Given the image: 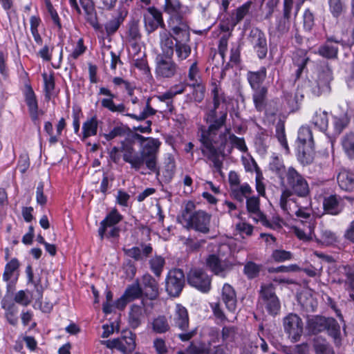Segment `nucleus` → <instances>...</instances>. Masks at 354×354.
<instances>
[{"label":"nucleus","instance_id":"10","mask_svg":"<svg viewBox=\"0 0 354 354\" xmlns=\"http://www.w3.org/2000/svg\"><path fill=\"white\" fill-rule=\"evenodd\" d=\"M187 283L203 293H207L212 288V277L201 268H192L187 274Z\"/></svg>","mask_w":354,"mask_h":354},{"label":"nucleus","instance_id":"24","mask_svg":"<svg viewBox=\"0 0 354 354\" xmlns=\"http://www.w3.org/2000/svg\"><path fill=\"white\" fill-rule=\"evenodd\" d=\"M145 302L142 300L140 305L133 304L131 306L129 313L128 323L131 328L136 329L141 325L142 319L145 317Z\"/></svg>","mask_w":354,"mask_h":354},{"label":"nucleus","instance_id":"48","mask_svg":"<svg viewBox=\"0 0 354 354\" xmlns=\"http://www.w3.org/2000/svg\"><path fill=\"white\" fill-rule=\"evenodd\" d=\"M150 102L151 98H147L146 100L145 108L144 109L143 111L140 113V115H138L133 113H127L126 114V115L138 121H142L149 116L154 115L156 113V110H155L151 106Z\"/></svg>","mask_w":354,"mask_h":354},{"label":"nucleus","instance_id":"58","mask_svg":"<svg viewBox=\"0 0 354 354\" xmlns=\"http://www.w3.org/2000/svg\"><path fill=\"white\" fill-rule=\"evenodd\" d=\"M309 60L307 53L304 50L298 49L294 53L292 62L296 66H306Z\"/></svg>","mask_w":354,"mask_h":354},{"label":"nucleus","instance_id":"19","mask_svg":"<svg viewBox=\"0 0 354 354\" xmlns=\"http://www.w3.org/2000/svg\"><path fill=\"white\" fill-rule=\"evenodd\" d=\"M99 95H105L107 97L103 98L101 100V106L110 111L111 112L115 113H124L125 111V106L124 104H115L113 99L115 97V95L113 93L109 88L105 87H100Z\"/></svg>","mask_w":354,"mask_h":354},{"label":"nucleus","instance_id":"29","mask_svg":"<svg viewBox=\"0 0 354 354\" xmlns=\"http://www.w3.org/2000/svg\"><path fill=\"white\" fill-rule=\"evenodd\" d=\"M187 351L190 354H226L222 346L218 345L211 348L209 345L204 344L196 345L191 343L187 348Z\"/></svg>","mask_w":354,"mask_h":354},{"label":"nucleus","instance_id":"59","mask_svg":"<svg viewBox=\"0 0 354 354\" xmlns=\"http://www.w3.org/2000/svg\"><path fill=\"white\" fill-rule=\"evenodd\" d=\"M188 79L190 81V84H197L203 82L200 77V70L198 67L197 61H194L189 66L188 71Z\"/></svg>","mask_w":354,"mask_h":354},{"label":"nucleus","instance_id":"64","mask_svg":"<svg viewBox=\"0 0 354 354\" xmlns=\"http://www.w3.org/2000/svg\"><path fill=\"white\" fill-rule=\"evenodd\" d=\"M176 165L174 161L169 160L162 171L163 180L165 183H169L175 174Z\"/></svg>","mask_w":354,"mask_h":354},{"label":"nucleus","instance_id":"2","mask_svg":"<svg viewBox=\"0 0 354 354\" xmlns=\"http://www.w3.org/2000/svg\"><path fill=\"white\" fill-rule=\"evenodd\" d=\"M226 119L227 112H224L214 124L209 125L207 128L204 126L199 128V141L202 145L201 152L203 156L212 162L214 167L220 174L223 162L219 159V154L225 147L226 133H228L230 130L226 129V133H219V130L225 124Z\"/></svg>","mask_w":354,"mask_h":354},{"label":"nucleus","instance_id":"41","mask_svg":"<svg viewBox=\"0 0 354 354\" xmlns=\"http://www.w3.org/2000/svg\"><path fill=\"white\" fill-rule=\"evenodd\" d=\"M313 348L316 354H335L329 343L319 337L314 339Z\"/></svg>","mask_w":354,"mask_h":354},{"label":"nucleus","instance_id":"46","mask_svg":"<svg viewBox=\"0 0 354 354\" xmlns=\"http://www.w3.org/2000/svg\"><path fill=\"white\" fill-rule=\"evenodd\" d=\"M298 145H306L314 144L313 133L308 127H301L298 131Z\"/></svg>","mask_w":354,"mask_h":354},{"label":"nucleus","instance_id":"61","mask_svg":"<svg viewBox=\"0 0 354 354\" xmlns=\"http://www.w3.org/2000/svg\"><path fill=\"white\" fill-rule=\"evenodd\" d=\"M19 267V262L16 258L12 259L5 266V270L3 274V279L8 281L13 272Z\"/></svg>","mask_w":354,"mask_h":354},{"label":"nucleus","instance_id":"1","mask_svg":"<svg viewBox=\"0 0 354 354\" xmlns=\"http://www.w3.org/2000/svg\"><path fill=\"white\" fill-rule=\"evenodd\" d=\"M121 151L124 162L131 167L139 171L144 165L159 176L160 171L158 167V152L160 145L158 139L145 138L134 133L131 137L121 142Z\"/></svg>","mask_w":354,"mask_h":354},{"label":"nucleus","instance_id":"27","mask_svg":"<svg viewBox=\"0 0 354 354\" xmlns=\"http://www.w3.org/2000/svg\"><path fill=\"white\" fill-rule=\"evenodd\" d=\"M183 8V6L180 0H165L163 10L165 13L169 15L168 21H171L174 18L185 19L182 10Z\"/></svg>","mask_w":354,"mask_h":354},{"label":"nucleus","instance_id":"52","mask_svg":"<svg viewBox=\"0 0 354 354\" xmlns=\"http://www.w3.org/2000/svg\"><path fill=\"white\" fill-rule=\"evenodd\" d=\"M313 123L321 131L326 130L328 124V113L326 111L316 112L313 118Z\"/></svg>","mask_w":354,"mask_h":354},{"label":"nucleus","instance_id":"26","mask_svg":"<svg viewBox=\"0 0 354 354\" xmlns=\"http://www.w3.org/2000/svg\"><path fill=\"white\" fill-rule=\"evenodd\" d=\"M293 5V0H283V17L279 20L277 25V30L280 33H285L289 30L290 19Z\"/></svg>","mask_w":354,"mask_h":354},{"label":"nucleus","instance_id":"50","mask_svg":"<svg viewBox=\"0 0 354 354\" xmlns=\"http://www.w3.org/2000/svg\"><path fill=\"white\" fill-rule=\"evenodd\" d=\"M261 264H257L253 261H248L243 268V272L249 279L257 277L262 269Z\"/></svg>","mask_w":354,"mask_h":354},{"label":"nucleus","instance_id":"60","mask_svg":"<svg viewBox=\"0 0 354 354\" xmlns=\"http://www.w3.org/2000/svg\"><path fill=\"white\" fill-rule=\"evenodd\" d=\"M290 214H288L291 216L292 214H295L302 223L308 222L313 218L311 211L308 208V207H299L295 211H293L290 209Z\"/></svg>","mask_w":354,"mask_h":354},{"label":"nucleus","instance_id":"54","mask_svg":"<svg viewBox=\"0 0 354 354\" xmlns=\"http://www.w3.org/2000/svg\"><path fill=\"white\" fill-rule=\"evenodd\" d=\"M276 137L281 146L285 149L286 152L289 153L290 150L285 133V126L282 122H279L276 125Z\"/></svg>","mask_w":354,"mask_h":354},{"label":"nucleus","instance_id":"62","mask_svg":"<svg viewBox=\"0 0 354 354\" xmlns=\"http://www.w3.org/2000/svg\"><path fill=\"white\" fill-rule=\"evenodd\" d=\"M42 77L44 82V91L46 98L50 99L52 92L55 88V78L53 75H48L46 73H43Z\"/></svg>","mask_w":354,"mask_h":354},{"label":"nucleus","instance_id":"7","mask_svg":"<svg viewBox=\"0 0 354 354\" xmlns=\"http://www.w3.org/2000/svg\"><path fill=\"white\" fill-rule=\"evenodd\" d=\"M161 53L156 57V74L161 78H171L178 71V66L172 57L171 44L160 47Z\"/></svg>","mask_w":354,"mask_h":354},{"label":"nucleus","instance_id":"53","mask_svg":"<svg viewBox=\"0 0 354 354\" xmlns=\"http://www.w3.org/2000/svg\"><path fill=\"white\" fill-rule=\"evenodd\" d=\"M2 308L6 310V317L8 322L13 326H15L17 324L18 318L16 316L17 313V309L14 304L10 305L8 308H6V299H3L1 301Z\"/></svg>","mask_w":354,"mask_h":354},{"label":"nucleus","instance_id":"38","mask_svg":"<svg viewBox=\"0 0 354 354\" xmlns=\"http://www.w3.org/2000/svg\"><path fill=\"white\" fill-rule=\"evenodd\" d=\"M252 188L248 183H243L241 185H237L230 189V196L234 199L243 202L244 198H248V195L251 194Z\"/></svg>","mask_w":354,"mask_h":354},{"label":"nucleus","instance_id":"20","mask_svg":"<svg viewBox=\"0 0 354 354\" xmlns=\"http://www.w3.org/2000/svg\"><path fill=\"white\" fill-rule=\"evenodd\" d=\"M333 79L332 71L330 68L321 71L316 80V85L312 86V92L315 95L330 90V83Z\"/></svg>","mask_w":354,"mask_h":354},{"label":"nucleus","instance_id":"43","mask_svg":"<svg viewBox=\"0 0 354 354\" xmlns=\"http://www.w3.org/2000/svg\"><path fill=\"white\" fill-rule=\"evenodd\" d=\"M123 295L129 301H132L142 297V289L140 285L139 284L138 280L136 281V283L127 286Z\"/></svg>","mask_w":354,"mask_h":354},{"label":"nucleus","instance_id":"49","mask_svg":"<svg viewBox=\"0 0 354 354\" xmlns=\"http://www.w3.org/2000/svg\"><path fill=\"white\" fill-rule=\"evenodd\" d=\"M149 263L151 270L157 277H160L165 264V259L161 256H155L149 260Z\"/></svg>","mask_w":354,"mask_h":354},{"label":"nucleus","instance_id":"6","mask_svg":"<svg viewBox=\"0 0 354 354\" xmlns=\"http://www.w3.org/2000/svg\"><path fill=\"white\" fill-rule=\"evenodd\" d=\"M171 326L180 331L178 337L182 342L189 341L196 334V328L189 330V318L187 308L180 304H177L174 310L169 317Z\"/></svg>","mask_w":354,"mask_h":354},{"label":"nucleus","instance_id":"4","mask_svg":"<svg viewBox=\"0 0 354 354\" xmlns=\"http://www.w3.org/2000/svg\"><path fill=\"white\" fill-rule=\"evenodd\" d=\"M170 31L163 30L160 32V46L171 44V47L175 43H189L190 41L189 26L186 19L175 18L168 21Z\"/></svg>","mask_w":354,"mask_h":354},{"label":"nucleus","instance_id":"14","mask_svg":"<svg viewBox=\"0 0 354 354\" xmlns=\"http://www.w3.org/2000/svg\"><path fill=\"white\" fill-rule=\"evenodd\" d=\"M144 22L149 33L154 32L158 27L165 26L162 12L154 6L147 9V12L144 15Z\"/></svg>","mask_w":354,"mask_h":354},{"label":"nucleus","instance_id":"36","mask_svg":"<svg viewBox=\"0 0 354 354\" xmlns=\"http://www.w3.org/2000/svg\"><path fill=\"white\" fill-rule=\"evenodd\" d=\"M174 52L178 62H182L188 58L192 53V48L189 43H175L172 46V57Z\"/></svg>","mask_w":354,"mask_h":354},{"label":"nucleus","instance_id":"13","mask_svg":"<svg viewBox=\"0 0 354 354\" xmlns=\"http://www.w3.org/2000/svg\"><path fill=\"white\" fill-rule=\"evenodd\" d=\"M248 39L256 51L258 57L264 59L268 53V46L263 32L257 28H254L250 31Z\"/></svg>","mask_w":354,"mask_h":354},{"label":"nucleus","instance_id":"23","mask_svg":"<svg viewBox=\"0 0 354 354\" xmlns=\"http://www.w3.org/2000/svg\"><path fill=\"white\" fill-rule=\"evenodd\" d=\"M221 301L224 303L226 308L232 313L236 309L237 299L234 288L229 283H225L221 290Z\"/></svg>","mask_w":354,"mask_h":354},{"label":"nucleus","instance_id":"16","mask_svg":"<svg viewBox=\"0 0 354 354\" xmlns=\"http://www.w3.org/2000/svg\"><path fill=\"white\" fill-rule=\"evenodd\" d=\"M342 42V40L337 39L335 36L326 37V41L319 47L317 53L328 59H336L339 50L337 45Z\"/></svg>","mask_w":354,"mask_h":354},{"label":"nucleus","instance_id":"11","mask_svg":"<svg viewBox=\"0 0 354 354\" xmlns=\"http://www.w3.org/2000/svg\"><path fill=\"white\" fill-rule=\"evenodd\" d=\"M185 285V276L183 270H170L165 279V290L172 297H178Z\"/></svg>","mask_w":354,"mask_h":354},{"label":"nucleus","instance_id":"33","mask_svg":"<svg viewBox=\"0 0 354 354\" xmlns=\"http://www.w3.org/2000/svg\"><path fill=\"white\" fill-rule=\"evenodd\" d=\"M98 120L96 115L88 118L82 125V140L84 141L91 136H95L97 132Z\"/></svg>","mask_w":354,"mask_h":354},{"label":"nucleus","instance_id":"15","mask_svg":"<svg viewBox=\"0 0 354 354\" xmlns=\"http://www.w3.org/2000/svg\"><path fill=\"white\" fill-rule=\"evenodd\" d=\"M322 205L324 214L337 216L343 212L345 202L340 196L331 194L324 198Z\"/></svg>","mask_w":354,"mask_h":354},{"label":"nucleus","instance_id":"47","mask_svg":"<svg viewBox=\"0 0 354 354\" xmlns=\"http://www.w3.org/2000/svg\"><path fill=\"white\" fill-rule=\"evenodd\" d=\"M189 86L192 88V96L193 100L196 103H201L205 98L206 87L203 82L197 84H189Z\"/></svg>","mask_w":354,"mask_h":354},{"label":"nucleus","instance_id":"35","mask_svg":"<svg viewBox=\"0 0 354 354\" xmlns=\"http://www.w3.org/2000/svg\"><path fill=\"white\" fill-rule=\"evenodd\" d=\"M269 169L280 178L281 183H283L284 176L287 169H286L281 158L277 156H272L269 163Z\"/></svg>","mask_w":354,"mask_h":354},{"label":"nucleus","instance_id":"17","mask_svg":"<svg viewBox=\"0 0 354 354\" xmlns=\"http://www.w3.org/2000/svg\"><path fill=\"white\" fill-rule=\"evenodd\" d=\"M142 295L150 300H155L159 296L158 282L150 274H145L142 277Z\"/></svg>","mask_w":354,"mask_h":354},{"label":"nucleus","instance_id":"39","mask_svg":"<svg viewBox=\"0 0 354 354\" xmlns=\"http://www.w3.org/2000/svg\"><path fill=\"white\" fill-rule=\"evenodd\" d=\"M327 318L322 316H315L308 322V328L313 333H318L326 330Z\"/></svg>","mask_w":354,"mask_h":354},{"label":"nucleus","instance_id":"63","mask_svg":"<svg viewBox=\"0 0 354 354\" xmlns=\"http://www.w3.org/2000/svg\"><path fill=\"white\" fill-rule=\"evenodd\" d=\"M271 258L275 262L280 263L290 260L292 258V254L284 250H274L271 254Z\"/></svg>","mask_w":354,"mask_h":354},{"label":"nucleus","instance_id":"25","mask_svg":"<svg viewBox=\"0 0 354 354\" xmlns=\"http://www.w3.org/2000/svg\"><path fill=\"white\" fill-rule=\"evenodd\" d=\"M123 216L118 212L116 209H113L111 212L100 223V227L98 230L99 236L102 240L104 237L105 232L107 229L111 227L115 226L122 220Z\"/></svg>","mask_w":354,"mask_h":354},{"label":"nucleus","instance_id":"8","mask_svg":"<svg viewBox=\"0 0 354 354\" xmlns=\"http://www.w3.org/2000/svg\"><path fill=\"white\" fill-rule=\"evenodd\" d=\"M136 335L131 331L124 332L118 338L101 340L100 344L107 348L116 349L122 354H131L136 347Z\"/></svg>","mask_w":354,"mask_h":354},{"label":"nucleus","instance_id":"31","mask_svg":"<svg viewBox=\"0 0 354 354\" xmlns=\"http://www.w3.org/2000/svg\"><path fill=\"white\" fill-rule=\"evenodd\" d=\"M252 100L256 110L259 112L263 111L268 104V88L263 86L259 89L252 90Z\"/></svg>","mask_w":354,"mask_h":354},{"label":"nucleus","instance_id":"21","mask_svg":"<svg viewBox=\"0 0 354 354\" xmlns=\"http://www.w3.org/2000/svg\"><path fill=\"white\" fill-rule=\"evenodd\" d=\"M25 100L28 106L31 119L34 122L39 120V115L44 114V112L38 110L36 96L30 84L26 85Z\"/></svg>","mask_w":354,"mask_h":354},{"label":"nucleus","instance_id":"32","mask_svg":"<svg viewBox=\"0 0 354 354\" xmlns=\"http://www.w3.org/2000/svg\"><path fill=\"white\" fill-rule=\"evenodd\" d=\"M339 187L345 191H352L354 189V174L346 169H342L337 176Z\"/></svg>","mask_w":354,"mask_h":354},{"label":"nucleus","instance_id":"5","mask_svg":"<svg viewBox=\"0 0 354 354\" xmlns=\"http://www.w3.org/2000/svg\"><path fill=\"white\" fill-rule=\"evenodd\" d=\"M194 208V203L189 201L183 211L182 218L185 223V227L203 234L209 233L212 215L201 209L193 212Z\"/></svg>","mask_w":354,"mask_h":354},{"label":"nucleus","instance_id":"9","mask_svg":"<svg viewBox=\"0 0 354 354\" xmlns=\"http://www.w3.org/2000/svg\"><path fill=\"white\" fill-rule=\"evenodd\" d=\"M227 249L230 250L227 245H222L218 250V254H209L205 259V266L207 268L211 271L214 275L225 277L227 272H229L234 267V263L228 259H222L220 258L221 250Z\"/></svg>","mask_w":354,"mask_h":354},{"label":"nucleus","instance_id":"44","mask_svg":"<svg viewBox=\"0 0 354 354\" xmlns=\"http://www.w3.org/2000/svg\"><path fill=\"white\" fill-rule=\"evenodd\" d=\"M252 2L248 1L242 6L237 8L234 12L232 13L231 19L234 21L233 24H238L248 14Z\"/></svg>","mask_w":354,"mask_h":354},{"label":"nucleus","instance_id":"45","mask_svg":"<svg viewBox=\"0 0 354 354\" xmlns=\"http://www.w3.org/2000/svg\"><path fill=\"white\" fill-rule=\"evenodd\" d=\"M260 303L264 306L270 315L276 316L280 312L281 302L278 297L261 301Z\"/></svg>","mask_w":354,"mask_h":354},{"label":"nucleus","instance_id":"18","mask_svg":"<svg viewBox=\"0 0 354 354\" xmlns=\"http://www.w3.org/2000/svg\"><path fill=\"white\" fill-rule=\"evenodd\" d=\"M128 15V8L123 4H120L117 13L113 16V19L109 20L105 24V30L108 35L114 34L120 28V25L123 23L124 20Z\"/></svg>","mask_w":354,"mask_h":354},{"label":"nucleus","instance_id":"42","mask_svg":"<svg viewBox=\"0 0 354 354\" xmlns=\"http://www.w3.org/2000/svg\"><path fill=\"white\" fill-rule=\"evenodd\" d=\"M259 302L277 297L275 292V286L272 283H263L259 290Z\"/></svg>","mask_w":354,"mask_h":354},{"label":"nucleus","instance_id":"34","mask_svg":"<svg viewBox=\"0 0 354 354\" xmlns=\"http://www.w3.org/2000/svg\"><path fill=\"white\" fill-rule=\"evenodd\" d=\"M341 145L346 156L354 159V132H348L344 135L341 139Z\"/></svg>","mask_w":354,"mask_h":354},{"label":"nucleus","instance_id":"56","mask_svg":"<svg viewBox=\"0 0 354 354\" xmlns=\"http://www.w3.org/2000/svg\"><path fill=\"white\" fill-rule=\"evenodd\" d=\"M344 270L345 272L346 279L344 281V286L346 290H352L354 293V270L353 268L351 267L350 265L344 266Z\"/></svg>","mask_w":354,"mask_h":354},{"label":"nucleus","instance_id":"12","mask_svg":"<svg viewBox=\"0 0 354 354\" xmlns=\"http://www.w3.org/2000/svg\"><path fill=\"white\" fill-rule=\"evenodd\" d=\"M284 331L293 342H297L304 331V323L295 313H289L283 319Z\"/></svg>","mask_w":354,"mask_h":354},{"label":"nucleus","instance_id":"22","mask_svg":"<svg viewBox=\"0 0 354 354\" xmlns=\"http://www.w3.org/2000/svg\"><path fill=\"white\" fill-rule=\"evenodd\" d=\"M124 253L135 261H142L148 258L153 252V248L150 243H141L140 248L134 246L131 248H123Z\"/></svg>","mask_w":354,"mask_h":354},{"label":"nucleus","instance_id":"37","mask_svg":"<svg viewBox=\"0 0 354 354\" xmlns=\"http://www.w3.org/2000/svg\"><path fill=\"white\" fill-rule=\"evenodd\" d=\"M127 37L129 42H137L139 41L142 35L140 30L138 20H131L127 26Z\"/></svg>","mask_w":354,"mask_h":354},{"label":"nucleus","instance_id":"57","mask_svg":"<svg viewBox=\"0 0 354 354\" xmlns=\"http://www.w3.org/2000/svg\"><path fill=\"white\" fill-rule=\"evenodd\" d=\"M318 242L326 245H333L337 241V237L335 232L329 230H322L321 232L320 239Z\"/></svg>","mask_w":354,"mask_h":354},{"label":"nucleus","instance_id":"51","mask_svg":"<svg viewBox=\"0 0 354 354\" xmlns=\"http://www.w3.org/2000/svg\"><path fill=\"white\" fill-rule=\"evenodd\" d=\"M86 21L96 30L102 28L98 21L97 12L95 6L84 10Z\"/></svg>","mask_w":354,"mask_h":354},{"label":"nucleus","instance_id":"28","mask_svg":"<svg viewBox=\"0 0 354 354\" xmlns=\"http://www.w3.org/2000/svg\"><path fill=\"white\" fill-rule=\"evenodd\" d=\"M267 77V70L265 66H262L257 71H248L246 75L247 80L252 90L259 89L264 86V82Z\"/></svg>","mask_w":354,"mask_h":354},{"label":"nucleus","instance_id":"3","mask_svg":"<svg viewBox=\"0 0 354 354\" xmlns=\"http://www.w3.org/2000/svg\"><path fill=\"white\" fill-rule=\"evenodd\" d=\"M285 187L282 191L279 205L286 214H290V208L288 203L290 197L295 195L298 197L306 198L310 196V189L306 178L293 167H289L284 176L283 183H281Z\"/></svg>","mask_w":354,"mask_h":354},{"label":"nucleus","instance_id":"55","mask_svg":"<svg viewBox=\"0 0 354 354\" xmlns=\"http://www.w3.org/2000/svg\"><path fill=\"white\" fill-rule=\"evenodd\" d=\"M326 330L329 335L334 339H337L340 335V326L337 321L331 317L327 318Z\"/></svg>","mask_w":354,"mask_h":354},{"label":"nucleus","instance_id":"40","mask_svg":"<svg viewBox=\"0 0 354 354\" xmlns=\"http://www.w3.org/2000/svg\"><path fill=\"white\" fill-rule=\"evenodd\" d=\"M151 325L153 330L156 333H165L170 330V325L165 315H159L154 318Z\"/></svg>","mask_w":354,"mask_h":354},{"label":"nucleus","instance_id":"30","mask_svg":"<svg viewBox=\"0 0 354 354\" xmlns=\"http://www.w3.org/2000/svg\"><path fill=\"white\" fill-rule=\"evenodd\" d=\"M297 159L303 165L311 164L315 156V150L314 144L298 145Z\"/></svg>","mask_w":354,"mask_h":354}]
</instances>
